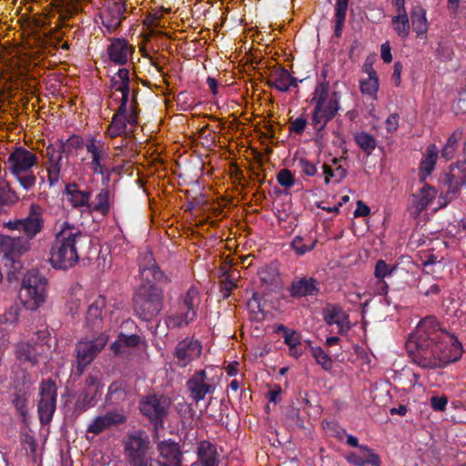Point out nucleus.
Returning a JSON list of instances; mask_svg holds the SVG:
<instances>
[{"label": "nucleus", "mask_w": 466, "mask_h": 466, "mask_svg": "<svg viewBox=\"0 0 466 466\" xmlns=\"http://www.w3.org/2000/svg\"><path fill=\"white\" fill-rule=\"evenodd\" d=\"M118 167L116 166H113L111 167H108L106 166H104L102 167H100V169H96L95 171H93L94 174H98V175H101L102 178H101V184L102 186H104V187H108V184L110 182V179H111V176L113 173H116L118 171Z\"/></svg>", "instance_id": "6e6d98bb"}, {"label": "nucleus", "mask_w": 466, "mask_h": 466, "mask_svg": "<svg viewBox=\"0 0 466 466\" xmlns=\"http://www.w3.org/2000/svg\"><path fill=\"white\" fill-rule=\"evenodd\" d=\"M248 307L254 313H261L262 318H264L265 314L261 309L260 299L258 293H254L251 299L248 302Z\"/></svg>", "instance_id": "774afa93"}, {"label": "nucleus", "mask_w": 466, "mask_h": 466, "mask_svg": "<svg viewBox=\"0 0 466 466\" xmlns=\"http://www.w3.org/2000/svg\"><path fill=\"white\" fill-rule=\"evenodd\" d=\"M21 309L18 305H11L4 313L3 317L6 323H15L19 319Z\"/></svg>", "instance_id": "13d9d810"}, {"label": "nucleus", "mask_w": 466, "mask_h": 466, "mask_svg": "<svg viewBox=\"0 0 466 466\" xmlns=\"http://www.w3.org/2000/svg\"><path fill=\"white\" fill-rule=\"evenodd\" d=\"M299 165L302 172L309 177H312L317 173L316 166L304 157L299 159Z\"/></svg>", "instance_id": "0e129e2a"}, {"label": "nucleus", "mask_w": 466, "mask_h": 466, "mask_svg": "<svg viewBox=\"0 0 466 466\" xmlns=\"http://www.w3.org/2000/svg\"><path fill=\"white\" fill-rule=\"evenodd\" d=\"M307 119L304 116H299L290 123L289 132L300 135L306 128Z\"/></svg>", "instance_id": "680f3d73"}, {"label": "nucleus", "mask_w": 466, "mask_h": 466, "mask_svg": "<svg viewBox=\"0 0 466 466\" xmlns=\"http://www.w3.org/2000/svg\"><path fill=\"white\" fill-rule=\"evenodd\" d=\"M311 354L316 362L322 367L325 370H330L333 367L331 358L320 347L310 346Z\"/></svg>", "instance_id": "de8ad7c7"}, {"label": "nucleus", "mask_w": 466, "mask_h": 466, "mask_svg": "<svg viewBox=\"0 0 466 466\" xmlns=\"http://www.w3.org/2000/svg\"><path fill=\"white\" fill-rule=\"evenodd\" d=\"M349 6V0H337L335 5V15H334V35L340 37L342 28L346 20L347 10Z\"/></svg>", "instance_id": "e433bc0d"}, {"label": "nucleus", "mask_w": 466, "mask_h": 466, "mask_svg": "<svg viewBox=\"0 0 466 466\" xmlns=\"http://www.w3.org/2000/svg\"><path fill=\"white\" fill-rule=\"evenodd\" d=\"M141 339L137 334L126 335L120 333L118 339L110 345V350L115 355H119L123 352L124 348H135L139 345Z\"/></svg>", "instance_id": "c9c22d12"}, {"label": "nucleus", "mask_w": 466, "mask_h": 466, "mask_svg": "<svg viewBox=\"0 0 466 466\" xmlns=\"http://www.w3.org/2000/svg\"><path fill=\"white\" fill-rule=\"evenodd\" d=\"M27 402L28 394L25 390L20 389L14 393L12 403L24 421L26 420L28 415Z\"/></svg>", "instance_id": "a19ab883"}, {"label": "nucleus", "mask_w": 466, "mask_h": 466, "mask_svg": "<svg viewBox=\"0 0 466 466\" xmlns=\"http://www.w3.org/2000/svg\"><path fill=\"white\" fill-rule=\"evenodd\" d=\"M69 155L70 151L65 148L61 140L46 147V157H48L47 180L51 187L55 186L59 180L64 156L68 157Z\"/></svg>", "instance_id": "dca6fc26"}, {"label": "nucleus", "mask_w": 466, "mask_h": 466, "mask_svg": "<svg viewBox=\"0 0 466 466\" xmlns=\"http://www.w3.org/2000/svg\"><path fill=\"white\" fill-rule=\"evenodd\" d=\"M164 307V291L156 284L140 285L133 297L135 315L143 321H152Z\"/></svg>", "instance_id": "39448f33"}, {"label": "nucleus", "mask_w": 466, "mask_h": 466, "mask_svg": "<svg viewBox=\"0 0 466 466\" xmlns=\"http://www.w3.org/2000/svg\"><path fill=\"white\" fill-rule=\"evenodd\" d=\"M63 145H65L66 150L71 152V149L82 148L84 147V139L77 135H73L66 142H63Z\"/></svg>", "instance_id": "052dcab7"}, {"label": "nucleus", "mask_w": 466, "mask_h": 466, "mask_svg": "<svg viewBox=\"0 0 466 466\" xmlns=\"http://www.w3.org/2000/svg\"><path fill=\"white\" fill-rule=\"evenodd\" d=\"M38 157L24 147H16L9 154L5 162L6 169L26 191L31 190L36 182L32 167L37 164Z\"/></svg>", "instance_id": "20e7f679"}, {"label": "nucleus", "mask_w": 466, "mask_h": 466, "mask_svg": "<svg viewBox=\"0 0 466 466\" xmlns=\"http://www.w3.org/2000/svg\"><path fill=\"white\" fill-rule=\"evenodd\" d=\"M56 386L52 380H43L39 387V400L37 411L42 425H46L52 420L56 409Z\"/></svg>", "instance_id": "f8f14e48"}, {"label": "nucleus", "mask_w": 466, "mask_h": 466, "mask_svg": "<svg viewBox=\"0 0 466 466\" xmlns=\"http://www.w3.org/2000/svg\"><path fill=\"white\" fill-rule=\"evenodd\" d=\"M430 403L435 411H444L448 404V398L445 395H434L431 397Z\"/></svg>", "instance_id": "bf43d9fd"}, {"label": "nucleus", "mask_w": 466, "mask_h": 466, "mask_svg": "<svg viewBox=\"0 0 466 466\" xmlns=\"http://www.w3.org/2000/svg\"><path fill=\"white\" fill-rule=\"evenodd\" d=\"M236 288L237 284L227 276L220 285V291L223 298L227 299L230 295V292Z\"/></svg>", "instance_id": "69168bd1"}, {"label": "nucleus", "mask_w": 466, "mask_h": 466, "mask_svg": "<svg viewBox=\"0 0 466 466\" xmlns=\"http://www.w3.org/2000/svg\"><path fill=\"white\" fill-rule=\"evenodd\" d=\"M127 6L126 0H106L99 11L103 34H114L126 19Z\"/></svg>", "instance_id": "9b49d317"}, {"label": "nucleus", "mask_w": 466, "mask_h": 466, "mask_svg": "<svg viewBox=\"0 0 466 466\" xmlns=\"http://www.w3.org/2000/svg\"><path fill=\"white\" fill-rule=\"evenodd\" d=\"M100 381L96 376L89 374L85 381V387L82 390V394L86 396V399L91 398L92 400L96 404V396L100 394Z\"/></svg>", "instance_id": "37998d69"}, {"label": "nucleus", "mask_w": 466, "mask_h": 466, "mask_svg": "<svg viewBox=\"0 0 466 466\" xmlns=\"http://www.w3.org/2000/svg\"><path fill=\"white\" fill-rule=\"evenodd\" d=\"M284 343L289 347L299 346L300 345V335L291 329L288 334H284Z\"/></svg>", "instance_id": "338daca9"}, {"label": "nucleus", "mask_w": 466, "mask_h": 466, "mask_svg": "<svg viewBox=\"0 0 466 466\" xmlns=\"http://www.w3.org/2000/svg\"><path fill=\"white\" fill-rule=\"evenodd\" d=\"M31 241L25 237H10L0 233V251L12 261L31 249Z\"/></svg>", "instance_id": "6ab92c4d"}, {"label": "nucleus", "mask_w": 466, "mask_h": 466, "mask_svg": "<svg viewBox=\"0 0 466 466\" xmlns=\"http://www.w3.org/2000/svg\"><path fill=\"white\" fill-rule=\"evenodd\" d=\"M316 243L317 240L312 241L311 244L309 245L304 244L303 238L300 236H297L293 238L291 242V248L299 256H302L307 252L313 250Z\"/></svg>", "instance_id": "603ef678"}, {"label": "nucleus", "mask_w": 466, "mask_h": 466, "mask_svg": "<svg viewBox=\"0 0 466 466\" xmlns=\"http://www.w3.org/2000/svg\"><path fill=\"white\" fill-rule=\"evenodd\" d=\"M360 453L358 454L356 452H350L346 460L349 463L353 464L355 466H380L381 463V460L380 456L374 452L372 449L368 447L367 445L360 446Z\"/></svg>", "instance_id": "bb28decb"}, {"label": "nucleus", "mask_w": 466, "mask_h": 466, "mask_svg": "<svg viewBox=\"0 0 466 466\" xmlns=\"http://www.w3.org/2000/svg\"><path fill=\"white\" fill-rule=\"evenodd\" d=\"M436 189L425 183L418 194L412 195L413 206L416 209V212L420 213L426 209L436 198Z\"/></svg>", "instance_id": "2f4dec72"}, {"label": "nucleus", "mask_w": 466, "mask_h": 466, "mask_svg": "<svg viewBox=\"0 0 466 466\" xmlns=\"http://www.w3.org/2000/svg\"><path fill=\"white\" fill-rule=\"evenodd\" d=\"M109 336L106 332H101L93 339H82L76 343L75 348L76 360L72 365L70 375L74 381L83 375L86 368L105 348Z\"/></svg>", "instance_id": "1a4fd4ad"}, {"label": "nucleus", "mask_w": 466, "mask_h": 466, "mask_svg": "<svg viewBox=\"0 0 466 466\" xmlns=\"http://www.w3.org/2000/svg\"><path fill=\"white\" fill-rule=\"evenodd\" d=\"M124 456L128 466H153L152 446L143 430L128 432L124 441Z\"/></svg>", "instance_id": "423d86ee"}, {"label": "nucleus", "mask_w": 466, "mask_h": 466, "mask_svg": "<svg viewBox=\"0 0 466 466\" xmlns=\"http://www.w3.org/2000/svg\"><path fill=\"white\" fill-rule=\"evenodd\" d=\"M328 97V90L324 85L317 86L315 90V96L312 101H315L316 105L312 112L311 125L317 132L318 137H321V132L324 130L328 121L324 117L322 112V106L325 104Z\"/></svg>", "instance_id": "b1692460"}, {"label": "nucleus", "mask_w": 466, "mask_h": 466, "mask_svg": "<svg viewBox=\"0 0 466 466\" xmlns=\"http://www.w3.org/2000/svg\"><path fill=\"white\" fill-rule=\"evenodd\" d=\"M186 388L189 398L196 403L203 400L207 395H211L216 390V386L208 381L205 370L195 371L186 382Z\"/></svg>", "instance_id": "2eb2a0df"}, {"label": "nucleus", "mask_w": 466, "mask_h": 466, "mask_svg": "<svg viewBox=\"0 0 466 466\" xmlns=\"http://www.w3.org/2000/svg\"><path fill=\"white\" fill-rule=\"evenodd\" d=\"M126 420L127 418L123 414L109 411L103 416H97L88 426L87 432L97 435L111 426L124 423Z\"/></svg>", "instance_id": "a878e982"}, {"label": "nucleus", "mask_w": 466, "mask_h": 466, "mask_svg": "<svg viewBox=\"0 0 466 466\" xmlns=\"http://www.w3.org/2000/svg\"><path fill=\"white\" fill-rule=\"evenodd\" d=\"M106 307V299L102 296H98L88 306L86 312V323L92 329H98L101 328L102 312Z\"/></svg>", "instance_id": "7c9ffc66"}, {"label": "nucleus", "mask_w": 466, "mask_h": 466, "mask_svg": "<svg viewBox=\"0 0 466 466\" xmlns=\"http://www.w3.org/2000/svg\"><path fill=\"white\" fill-rule=\"evenodd\" d=\"M130 83L129 70L125 67L119 68L110 79V88L120 93L131 92Z\"/></svg>", "instance_id": "f704fd0d"}, {"label": "nucleus", "mask_w": 466, "mask_h": 466, "mask_svg": "<svg viewBox=\"0 0 466 466\" xmlns=\"http://www.w3.org/2000/svg\"><path fill=\"white\" fill-rule=\"evenodd\" d=\"M277 181L281 187L289 188L294 186L296 180L289 169L283 168L277 174Z\"/></svg>", "instance_id": "864d4df0"}, {"label": "nucleus", "mask_w": 466, "mask_h": 466, "mask_svg": "<svg viewBox=\"0 0 466 466\" xmlns=\"http://www.w3.org/2000/svg\"><path fill=\"white\" fill-rule=\"evenodd\" d=\"M65 194L73 208L89 212L90 198L92 196V189L90 187H85L81 188L80 186L75 182L68 183L65 187Z\"/></svg>", "instance_id": "412c9836"}, {"label": "nucleus", "mask_w": 466, "mask_h": 466, "mask_svg": "<svg viewBox=\"0 0 466 466\" xmlns=\"http://www.w3.org/2000/svg\"><path fill=\"white\" fill-rule=\"evenodd\" d=\"M119 102V106L114 113L106 131V134L111 138L122 136L129 137L133 130H128L127 126L134 127L138 124L140 110L137 102V90H133L131 98L130 92L121 93Z\"/></svg>", "instance_id": "7ed1b4c3"}, {"label": "nucleus", "mask_w": 466, "mask_h": 466, "mask_svg": "<svg viewBox=\"0 0 466 466\" xmlns=\"http://www.w3.org/2000/svg\"><path fill=\"white\" fill-rule=\"evenodd\" d=\"M85 146L86 152L91 155L90 169L92 171L106 166L105 162L109 159V152L105 142L91 137Z\"/></svg>", "instance_id": "393cba45"}, {"label": "nucleus", "mask_w": 466, "mask_h": 466, "mask_svg": "<svg viewBox=\"0 0 466 466\" xmlns=\"http://www.w3.org/2000/svg\"><path fill=\"white\" fill-rule=\"evenodd\" d=\"M411 362L424 370L442 369L461 359L463 349L458 339L442 329L433 316L422 319L406 342Z\"/></svg>", "instance_id": "f257e3e1"}, {"label": "nucleus", "mask_w": 466, "mask_h": 466, "mask_svg": "<svg viewBox=\"0 0 466 466\" xmlns=\"http://www.w3.org/2000/svg\"><path fill=\"white\" fill-rule=\"evenodd\" d=\"M47 279L37 270L27 271L22 280L19 299L24 307L35 310L46 301Z\"/></svg>", "instance_id": "6e6552de"}, {"label": "nucleus", "mask_w": 466, "mask_h": 466, "mask_svg": "<svg viewBox=\"0 0 466 466\" xmlns=\"http://www.w3.org/2000/svg\"><path fill=\"white\" fill-rule=\"evenodd\" d=\"M289 72L283 66H273L270 68V74L266 80V85L269 87H274L280 92L289 91Z\"/></svg>", "instance_id": "c756f323"}, {"label": "nucleus", "mask_w": 466, "mask_h": 466, "mask_svg": "<svg viewBox=\"0 0 466 466\" xmlns=\"http://www.w3.org/2000/svg\"><path fill=\"white\" fill-rule=\"evenodd\" d=\"M44 228L42 208L39 205H31L29 214L22 219L21 231L30 241Z\"/></svg>", "instance_id": "aec40b11"}, {"label": "nucleus", "mask_w": 466, "mask_h": 466, "mask_svg": "<svg viewBox=\"0 0 466 466\" xmlns=\"http://www.w3.org/2000/svg\"><path fill=\"white\" fill-rule=\"evenodd\" d=\"M96 212L104 217L110 212V191L108 187H103L96 195L95 200H90L89 213Z\"/></svg>", "instance_id": "473e14b6"}, {"label": "nucleus", "mask_w": 466, "mask_h": 466, "mask_svg": "<svg viewBox=\"0 0 466 466\" xmlns=\"http://www.w3.org/2000/svg\"><path fill=\"white\" fill-rule=\"evenodd\" d=\"M339 109V99L337 98L336 94H333V96L328 101V104L326 106H322V112L324 114V117H326V121L329 122L333 119Z\"/></svg>", "instance_id": "3c124183"}, {"label": "nucleus", "mask_w": 466, "mask_h": 466, "mask_svg": "<svg viewBox=\"0 0 466 466\" xmlns=\"http://www.w3.org/2000/svg\"><path fill=\"white\" fill-rule=\"evenodd\" d=\"M110 44L106 47V54L111 63L117 66H125L135 53V47L126 38H110Z\"/></svg>", "instance_id": "a211bd4d"}, {"label": "nucleus", "mask_w": 466, "mask_h": 466, "mask_svg": "<svg viewBox=\"0 0 466 466\" xmlns=\"http://www.w3.org/2000/svg\"><path fill=\"white\" fill-rule=\"evenodd\" d=\"M439 149L434 144L427 147L426 152L423 155L419 167V180L420 183H425L427 177L432 173L435 168L438 159Z\"/></svg>", "instance_id": "cd10ccee"}, {"label": "nucleus", "mask_w": 466, "mask_h": 466, "mask_svg": "<svg viewBox=\"0 0 466 466\" xmlns=\"http://www.w3.org/2000/svg\"><path fill=\"white\" fill-rule=\"evenodd\" d=\"M16 192L10 187L9 183L0 186V207L10 206L19 200Z\"/></svg>", "instance_id": "09e8293b"}, {"label": "nucleus", "mask_w": 466, "mask_h": 466, "mask_svg": "<svg viewBox=\"0 0 466 466\" xmlns=\"http://www.w3.org/2000/svg\"><path fill=\"white\" fill-rule=\"evenodd\" d=\"M84 238L82 231L72 223L64 221L56 233L50 249L49 262L56 269L67 270L79 261L77 244Z\"/></svg>", "instance_id": "f03ea898"}, {"label": "nucleus", "mask_w": 466, "mask_h": 466, "mask_svg": "<svg viewBox=\"0 0 466 466\" xmlns=\"http://www.w3.org/2000/svg\"><path fill=\"white\" fill-rule=\"evenodd\" d=\"M96 403L92 400L91 398L86 399V396H84L82 393H80L79 397L76 400L75 408H74V413L78 416L84 411H86L87 409L94 407Z\"/></svg>", "instance_id": "5fc2aeb1"}, {"label": "nucleus", "mask_w": 466, "mask_h": 466, "mask_svg": "<svg viewBox=\"0 0 466 466\" xmlns=\"http://www.w3.org/2000/svg\"><path fill=\"white\" fill-rule=\"evenodd\" d=\"M127 385L124 381H114L108 388L106 401L118 404L127 398Z\"/></svg>", "instance_id": "4c0bfd02"}, {"label": "nucleus", "mask_w": 466, "mask_h": 466, "mask_svg": "<svg viewBox=\"0 0 466 466\" xmlns=\"http://www.w3.org/2000/svg\"><path fill=\"white\" fill-rule=\"evenodd\" d=\"M368 74L369 77L367 79L360 81V86L363 94L372 96L375 95L379 89V79L373 68H370Z\"/></svg>", "instance_id": "a18cd8bd"}, {"label": "nucleus", "mask_w": 466, "mask_h": 466, "mask_svg": "<svg viewBox=\"0 0 466 466\" xmlns=\"http://www.w3.org/2000/svg\"><path fill=\"white\" fill-rule=\"evenodd\" d=\"M16 356L21 361L28 362L32 365L38 362L35 348L27 342H22L17 345Z\"/></svg>", "instance_id": "ea45409f"}, {"label": "nucleus", "mask_w": 466, "mask_h": 466, "mask_svg": "<svg viewBox=\"0 0 466 466\" xmlns=\"http://www.w3.org/2000/svg\"><path fill=\"white\" fill-rule=\"evenodd\" d=\"M160 457L164 460L158 461V466H183V453L177 442L165 440L157 444Z\"/></svg>", "instance_id": "4be33fe9"}, {"label": "nucleus", "mask_w": 466, "mask_h": 466, "mask_svg": "<svg viewBox=\"0 0 466 466\" xmlns=\"http://www.w3.org/2000/svg\"><path fill=\"white\" fill-rule=\"evenodd\" d=\"M202 353L200 341L194 338H185L178 341L173 353L176 364L180 368H186Z\"/></svg>", "instance_id": "4468645a"}, {"label": "nucleus", "mask_w": 466, "mask_h": 466, "mask_svg": "<svg viewBox=\"0 0 466 466\" xmlns=\"http://www.w3.org/2000/svg\"><path fill=\"white\" fill-rule=\"evenodd\" d=\"M201 299L198 289L191 286L187 291L181 295L178 299L183 309H187V312L175 313L166 319V324L168 329H180L188 326L198 317V309Z\"/></svg>", "instance_id": "9d476101"}, {"label": "nucleus", "mask_w": 466, "mask_h": 466, "mask_svg": "<svg viewBox=\"0 0 466 466\" xmlns=\"http://www.w3.org/2000/svg\"><path fill=\"white\" fill-rule=\"evenodd\" d=\"M319 290V282L313 277H302L294 279L288 288L290 297L296 299L309 296L316 297Z\"/></svg>", "instance_id": "5701e85b"}, {"label": "nucleus", "mask_w": 466, "mask_h": 466, "mask_svg": "<svg viewBox=\"0 0 466 466\" xmlns=\"http://www.w3.org/2000/svg\"><path fill=\"white\" fill-rule=\"evenodd\" d=\"M198 461L201 466H218L219 459L217 446L208 441H201L198 444Z\"/></svg>", "instance_id": "c85d7f7f"}, {"label": "nucleus", "mask_w": 466, "mask_h": 466, "mask_svg": "<svg viewBox=\"0 0 466 466\" xmlns=\"http://www.w3.org/2000/svg\"><path fill=\"white\" fill-rule=\"evenodd\" d=\"M399 120H400V116L398 114L396 113H393V114H390L386 121H385V128L387 130L388 133H394L398 130L399 128Z\"/></svg>", "instance_id": "e2e57ef3"}, {"label": "nucleus", "mask_w": 466, "mask_h": 466, "mask_svg": "<svg viewBox=\"0 0 466 466\" xmlns=\"http://www.w3.org/2000/svg\"><path fill=\"white\" fill-rule=\"evenodd\" d=\"M139 275L142 279L141 285L156 284L167 280L164 272L157 266L151 252H145L138 257Z\"/></svg>", "instance_id": "f3484780"}, {"label": "nucleus", "mask_w": 466, "mask_h": 466, "mask_svg": "<svg viewBox=\"0 0 466 466\" xmlns=\"http://www.w3.org/2000/svg\"><path fill=\"white\" fill-rule=\"evenodd\" d=\"M324 429L330 436L335 437L339 441H342L347 435V431L336 422H327Z\"/></svg>", "instance_id": "4d7b16f0"}, {"label": "nucleus", "mask_w": 466, "mask_h": 466, "mask_svg": "<svg viewBox=\"0 0 466 466\" xmlns=\"http://www.w3.org/2000/svg\"><path fill=\"white\" fill-rule=\"evenodd\" d=\"M356 144L365 152L368 156L371 155L376 148L377 143L375 137L367 132H359L354 137Z\"/></svg>", "instance_id": "c03bdc74"}, {"label": "nucleus", "mask_w": 466, "mask_h": 466, "mask_svg": "<svg viewBox=\"0 0 466 466\" xmlns=\"http://www.w3.org/2000/svg\"><path fill=\"white\" fill-rule=\"evenodd\" d=\"M441 183L447 187V192L441 198L444 199L443 206L450 203L463 186L466 185V164H457L452 166L448 173H445Z\"/></svg>", "instance_id": "ddd939ff"}, {"label": "nucleus", "mask_w": 466, "mask_h": 466, "mask_svg": "<svg viewBox=\"0 0 466 466\" xmlns=\"http://www.w3.org/2000/svg\"><path fill=\"white\" fill-rule=\"evenodd\" d=\"M283 415L287 427L292 429L303 427V420L299 415V409L295 407L293 404L285 407Z\"/></svg>", "instance_id": "79ce46f5"}, {"label": "nucleus", "mask_w": 466, "mask_h": 466, "mask_svg": "<svg viewBox=\"0 0 466 466\" xmlns=\"http://www.w3.org/2000/svg\"><path fill=\"white\" fill-rule=\"evenodd\" d=\"M398 268V266L390 265L383 259H379L375 265L374 276L379 280H382L387 277H390Z\"/></svg>", "instance_id": "8fccbe9b"}, {"label": "nucleus", "mask_w": 466, "mask_h": 466, "mask_svg": "<svg viewBox=\"0 0 466 466\" xmlns=\"http://www.w3.org/2000/svg\"><path fill=\"white\" fill-rule=\"evenodd\" d=\"M323 318L328 325H333L337 324L342 319H348L349 315L340 306L328 304L323 309Z\"/></svg>", "instance_id": "58836bf2"}, {"label": "nucleus", "mask_w": 466, "mask_h": 466, "mask_svg": "<svg viewBox=\"0 0 466 466\" xmlns=\"http://www.w3.org/2000/svg\"><path fill=\"white\" fill-rule=\"evenodd\" d=\"M410 19L412 29L416 33L417 36H424L428 31L426 10L420 5L414 6L410 12Z\"/></svg>", "instance_id": "72a5a7b5"}, {"label": "nucleus", "mask_w": 466, "mask_h": 466, "mask_svg": "<svg viewBox=\"0 0 466 466\" xmlns=\"http://www.w3.org/2000/svg\"><path fill=\"white\" fill-rule=\"evenodd\" d=\"M393 29L396 34L401 37L406 38L410 30V25L408 15H394L391 19Z\"/></svg>", "instance_id": "49530a36"}, {"label": "nucleus", "mask_w": 466, "mask_h": 466, "mask_svg": "<svg viewBox=\"0 0 466 466\" xmlns=\"http://www.w3.org/2000/svg\"><path fill=\"white\" fill-rule=\"evenodd\" d=\"M171 400L164 394L150 393L142 397L138 402L140 413L149 421L153 432L157 435L165 428L168 417Z\"/></svg>", "instance_id": "0eeeda50"}]
</instances>
